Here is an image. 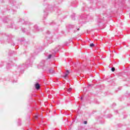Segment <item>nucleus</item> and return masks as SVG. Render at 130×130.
<instances>
[{"label":"nucleus","mask_w":130,"mask_h":130,"mask_svg":"<svg viewBox=\"0 0 130 130\" xmlns=\"http://www.w3.org/2000/svg\"><path fill=\"white\" fill-rule=\"evenodd\" d=\"M87 121H85L84 122V124H87Z\"/></svg>","instance_id":"9"},{"label":"nucleus","mask_w":130,"mask_h":130,"mask_svg":"<svg viewBox=\"0 0 130 130\" xmlns=\"http://www.w3.org/2000/svg\"><path fill=\"white\" fill-rule=\"evenodd\" d=\"M50 73H51V74H53V73H54V70L53 69L50 70Z\"/></svg>","instance_id":"2"},{"label":"nucleus","mask_w":130,"mask_h":130,"mask_svg":"<svg viewBox=\"0 0 130 130\" xmlns=\"http://www.w3.org/2000/svg\"><path fill=\"white\" fill-rule=\"evenodd\" d=\"M94 44H90V47H93V46H94Z\"/></svg>","instance_id":"4"},{"label":"nucleus","mask_w":130,"mask_h":130,"mask_svg":"<svg viewBox=\"0 0 130 130\" xmlns=\"http://www.w3.org/2000/svg\"><path fill=\"white\" fill-rule=\"evenodd\" d=\"M72 91V88H70L68 89V92H71Z\"/></svg>","instance_id":"7"},{"label":"nucleus","mask_w":130,"mask_h":130,"mask_svg":"<svg viewBox=\"0 0 130 130\" xmlns=\"http://www.w3.org/2000/svg\"><path fill=\"white\" fill-rule=\"evenodd\" d=\"M68 76H69L66 73L65 75L64 76V78H66L68 77Z\"/></svg>","instance_id":"5"},{"label":"nucleus","mask_w":130,"mask_h":130,"mask_svg":"<svg viewBox=\"0 0 130 130\" xmlns=\"http://www.w3.org/2000/svg\"><path fill=\"white\" fill-rule=\"evenodd\" d=\"M111 71H112V72H114V71H115V68H112V69H111Z\"/></svg>","instance_id":"3"},{"label":"nucleus","mask_w":130,"mask_h":130,"mask_svg":"<svg viewBox=\"0 0 130 130\" xmlns=\"http://www.w3.org/2000/svg\"><path fill=\"white\" fill-rule=\"evenodd\" d=\"M48 58H51V55H49L48 56Z\"/></svg>","instance_id":"8"},{"label":"nucleus","mask_w":130,"mask_h":130,"mask_svg":"<svg viewBox=\"0 0 130 130\" xmlns=\"http://www.w3.org/2000/svg\"><path fill=\"white\" fill-rule=\"evenodd\" d=\"M35 87L36 89H37V90H39L40 89V85L38 83L36 84Z\"/></svg>","instance_id":"1"},{"label":"nucleus","mask_w":130,"mask_h":130,"mask_svg":"<svg viewBox=\"0 0 130 130\" xmlns=\"http://www.w3.org/2000/svg\"><path fill=\"white\" fill-rule=\"evenodd\" d=\"M79 30H80V28H78L77 29V30L79 31Z\"/></svg>","instance_id":"10"},{"label":"nucleus","mask_w":130,"mask_h":130,"mask_svg":"<svg viewBox=\"0 0 130 130\" xmlns=\"http://www.w3.org/2000/svg\"><path fill=\"white\" fill-rule=\"evenodd\" d=\"M38 117L37 116H36V118H38Z\"/></svg>","instance_id":"11"},{"label":"nucleus","mask_w":130,"mask_h":130,"mask_svg":"<svg viewBox=\"0 0 130 130\" xmlns=\"http://www.w3.org/2000/svg\"><path fill=\"white\" fill-rule=\"evenodd\" d=\"M66 74L69 75V74H70V72H69V71L67 70Z\"/></svg>","instance_id":"6"}]
</instances>
